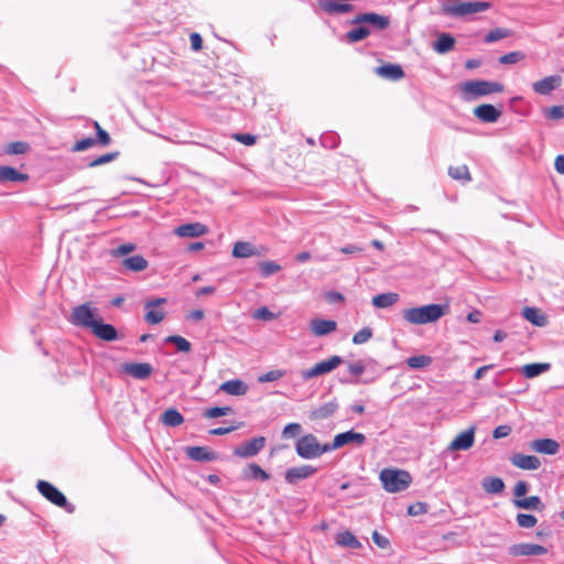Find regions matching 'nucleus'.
<instances>
[{
  "mask_svg": "<svg viewBox=\"0 0 564 564\" xmlns=\"http://www.w3.org/2000/svg\"><path fill=\"white\" fill-rule=\"evenodd\" d=\"M449 312V304H429L419 307H411L403 311V318L412 325L434 323Z\"/></svg>",
  "mask_w": 564,
  "mask_h": 564,
  "instance_id": "nucleus-1",
  "label": "nucleus"
},
{
  "mask_svg": "<svg viewBox=\"0 0 564 564\" xmlns=\"http://www.w3.org/2000/svg\"><path fill=\"white\" fill-rule=\"evenodd\" d=\"M490 8L491 3L487 1L449 0L443 6V12L452 17H466L484 12Z\"/></svg>",
  "mask_w": 564,
  "mask_h": 564,
  "instance_id": "nucleus-2",
  "label": "nucleus"
},
{
  "mask_svg": "<svg viewBox=\"0 0 564 564\" xmlns=\"http://www.w3.org/2000/svg\"><path fill=\"white\" fill-rule=\"evenodd\" d=\"M380 480L388 492H399L411 485L412 477L406 470L386 468L380 473Z\"/></svg>",
  "mask_w": 564,
  "mask_h": 564,
  "instance_id": "nucleus-3",
  "label": "nucleus"
},
{
  "mask_svg": "<svg viewBox=\"0 0 564 564\" xmlns=\"http://www.w3.org/2000/svg\"><path fill=\"white\" fill-rule=\"evenodd\" d=\"M99 318L97 308L90 302H85L72 310L69 321L75 326L91 329Z\"/></svg>",
  "mask_w": 564,
  "mask_h": 564,
  "instance_id": "nucleus-4",
  "label": "nucleus"
},
{
  "mask_svg": "<svg viewBox=\"0 0 564 564\" xmlns=\"http://www.w3.org/2000/svg\"><path fill=\"white\" fill-rule=\"evenodd\" d=\"M505 86L497 82L470 80L462 85V91L471 97L502 93Z\"/></svg>",
  "mask_w": 564,
  "mask_h": 564,
  "instance_id": "nucleus-5",
  "label": "nucleus"
},
{
  "mask_svg": "<svg viewBox=\"0 0 564 564\" xmlns=\"http://www.w3.org/2000/svg\"><path fill=\"white\" fill-rule=\"evenodd\" d=\"M327 451H330L329 445L322 446L313 434L304 435L296 442V453L306 459L318 457Z\"/></svg>",
  "mask_w": 564,
  "mask_h": 564,
  "instance_id": "nucleus-6",
  "label": "nucleus"
},
{
  "mask_svg": "<svg viewBox=\"0 0 564 564\" xmlns=\"http://www.w3.org/2000/svg\"><path fill=\"white\" fill-rule=\"evenodd\" d=\"M36 488L40 494L47 499L51 503L64 508L67 512L74 511V506L69 505L66 497L54 485L46 480H39Z\"/></svg>",
  "mask_w": 564,
  "mask_h": 564,
  "instance_id": "nucleus-7",
  "label": "nucleus"
},
{
  "mask_svg": "<svg viewBox=\"0 0 564 564\" xmlns=\"http://www.w3.org/2000/svg\"><path fill=\"white\" fill-rule=\"evenodd\" d=\"M343 364V359L339 356H333L329 359L319 361L313 367L305 369L301 372V377L304 380H310L323 375H326Z\"/></svg>",
  "mask_w": 564,
  "mask_h": 564,
  "instance_id": "nucleus-8",
  "label": "nucleus"
},
{
  "mask_svg": "<svg viewBox=\"0 0 564 564\" xmlns=\"http://www.w3.org/2000/svg\"><path fill=\"white\" fill-rule=\"evenodd\" d=\"M351 24H368L376 30H386L390 25V18L375 12H367L357 14L351 21Z\"/></svg>",
  "mask_w": 564,
  "mask_h": 564,
  "instance_id": "nucleus-9",
  "label": "nucleus"
},
{
  "mask_svg": "<svg viewBox=\"0 0 564 564\" xmlns=\"http://www.w3.org/2000/svg\"><path fill=\"white\" fill-rule=\"evenodd\" d=\"M165 302V297L145 301L144 308L147 313L144 319L148 324L158 325L165 318V312L159 308V306Z\"/></svg>",
  "mask_w": 564,
  "mask_h": 564,
  "instance_id": "nucleus-10",
  "label": "nucleus"
},
{
  "mask_svg": "<svg viewBox=\"0 0 564 564\" xmlns=\"http://www.w3.org/2000/svg\"><path fill=\"white\" fill-rule=\"evenodd\" d=\"M547 553V549L540 544L534 543H518L509 549V554L512 556H536Z\"/></svg>",
  "mask_w": 564,
  "mask_h": 564,
  "instance_id": "nucleus-11",
  "label": "nucleus"
},
{
  "mask_svg": "<svg viewBox=\"0 0 564 564\" xmlns=\"http://www.w3.org/2000/svg\"><path fill=\"white\" fill-rule=\"evenodd\" d=\"M475 443V429L470 427L460 432L456 437L449 443L448 451L457 452V451H467Z\"/></svg>",
  "mask_w": 564,
  "mask_h": 564,
  "instance_id": "nucleus-12",
  "label": "nucleus"
},
{
  "mask_svg": "<svg viewBox=\"0 0 564 564\" xmlns=\"http://www.w3.org/2000/svg\"><path fill=\"white\" fill-rule=\"evenodd\" d=\"M366 442V436L362 433L355 432L352 430L339 433L337 434L334 440L333 444L329 445L330 451L337 449L343 447L344 445H347L349 443H356L357 445H362Z\"/></svg>",
  "mask_w": 564,
  "mask_h": 564,
  "instance_id": "nucleus-13",
  "label": "nucleus"
},
{
  "mask_svg": "<svg viewBox=\"0 0 564 564\" xmlns=\"http://www.w3.org/2000/svg\"><path fill=\"white\" fill-rule=\"evenodd\" d=\"M265 444V438L254 437L246 443H242L240 446L236 447L234 454L238 457H251L258 454Z\"/></svg>",
  "mask_w": 564,
  "mask_h": 564,
  "instance_id": "nucleus-14",
  "label": "nucleus"
},
{
  "mask_svg": "<svg viewBox=\"0 0 564 564\" xmlns=\"http://www.w3.org/2000/svg\"><path fill=\"white\" fill-rule=\"evenodd\" d=\"M90 332L100 340L115 341L119 339L118 330L110 324H106L101 318L93 326Z\"/></svg>",
  "mask_w": 564,
  "mask_h": 564,
  "instance_id": "nucleus-15",
  "label": "nucleus"
},
{
  "mask_svg": "<svg viewBox=\"0 0 564 564\" xmlns=\"http://www.w3.org/2000/svg\"><path fill=\"white\" fill-rule=\"evenodd\" d=\"M316 471L317 468L311 465L293 467L285 471L284 479L289 484H295L299 480L313 476Z\"/></svg>",
  "mask_w": 564,
  "mask_h": 564,
  "instance_id": "nucleus-16",
  "label": "nucleus"
},
{
  "mask_svg": "<svg viewBox=\"0 0 564 564\" xmlns=\"http://www.w3.org/2000/svg\"><path fill=\"white\" fill-rule=\"evenodd\" d=\"M502 111L490 104H482L474 109V115L482 122H496Z\"/></svg>",
  "mask_w": 564,
  "mask_h": 564,
  "instance_id": "nucleus-17",
  "label": "nucleus"
},
{
  "mask_svg": "<svg viewBox=\"0 0 564 564\" xmlns=\"http://www.w3.org/2000/svg\"><path fill=\"white\" fill-rule=\"evenodd\" d=\"M510 462L513 466L524 470H535L541 466L540 459L534 455L513 454Z\"/></svg>",
  "mask_w": 564,
  "mask_h": 564,
  "instance_id": "nucleus-18",
  "label": "nucleus"
},
{
  "mask_svg": "<svg viewBox=\"0 0 564 564\" xmlns=\"http://www.w3.org/2000/svg\"><path fill=\"white\" fill-rule=\"evenodd\" d=\"M174 232L178 237L195 238L206 235L208 232V228L200 223H191L176 227Z\"/></svg>",
  "mask_w": 564,
  "mask_h": 564,
  "instance_id": "nucleus-19",
  "label": "nucleus"
},
{
  "mask_svg": "<svg viewBox=\"0 0 564 564\" xmlns=\"http://www.w3.org/2000/svg\"><path fill=\"white\" fill-rule=\"evenodd\" d=\"M562 83L558 75H551L533 84V90L539 95H549Z\"/></svg>",
  "mask_w": 564,
  "mask_h": 564,
  "instance_id": "nucleus-20",
  "label": "nucleus"
},
{
  "mask_svg": "<svg viewBox=\"0 0 564 564\" xmlns=\"http://www.w3.org/2000/svg\"><path fill=\"white\" fill-rule=\"evenodd\" d=\"M530 447L536 453L546 455H555L560 451V444L552 438L534 440L530 443Z\"/></svg>",
  "mask_w": 564,
  "mask_h": 564,
  "instance_id": "nucleus-21",
  "label": "nucleus"
},
{
  "mask_svg": "<svg viewBox=\"0 0 564 564\" xmlns=\"http://www.w3.org/2000/svg\"><path fill=\"white\" fill-rule=\"evenodd\" d=\"M123 371L137 379H147L152 373V367L147 362H132L122 366Z\"/></svg>",
  "mask_w": 564,
  "mask_h": 564,
  "instance_id": "nucleus-22",
  "label": "nucleus"
},
{
  "mask_svg": "<svg viewBox=\"0 0 564 564\" xmlns=\"http://www.w3.org/2000/svg\"><path fill=\"white\" fill-rule=\"evenodd\" d=\"M337 328V323L330 319L314 318L310 323V329L315 336H325Z\"/></svg>",
  "mask_w": 564,
  "mask_h": 564,
  "instance_id": "nucleus-23",
  "label": "nucleus"
},
{
  "mask_svg": "<svg viewBox=\"0 0 564 564\" xmlns=\"http://www.w3.org/2000/svg\"><path fill=\"white\" fill-rule=\"evenodd\" d=\"M231 254L235 258H250L261 256L262 252L249 241H237L234 245Z\"/></svg>",
  "mask_w": 564,
  "mask_h": 564,
  "instance_id": "nucleus-24",
  "label": "nucleus"
},
{
  "mask_svg": "<svg viewBox=\"0 0 564 564\" xmlns=\"http://www.w3.org/2000/svg\"><path fill=\"white\" fill-rule=\"evenodd\" d=\"M337 409H338V403L335 401L324 403L310 413V420L322 421V420L328 419L335 414Z\"/></svg>",
  "mask_w": 564,
  "mask_h": 564,
  "instance_id": "nucleus-25",
  "label": "nucleus"
},
{
  "mask_svg": "<svg viewBox=\"0 0 564 564\" xmlns=\"http://www.w3.org/2000/svg\"><path fill=\"white\" fill-rule=\"evenodd\" d=\"M187 456L196 462H212L217 458L215 452L209 451L207 447L203 446H192L186 448Z\"/></svg>",
  "mask_w": 564,
  "mask_h": 564,
  "instance_id": "nucleus-26",
  "label": "nucleus"
},
{
  "mask_svg": "<svg viewBox=\"0 0 564 564\" xmlns=\"http://www.w3.org/2000/svg\"><path fill=\"white\" fill-rule=\"evenodd\" d=\"M219 390L227 394L239 397L247 393L248 386L243 381L235 379L223 382Z\"/></svg>",
  "mask_w": 564,
  "mask_h": 564,
  "instance_id": "nucleus-27",
  "label": "nucleus"
},
{
  "mask_svg": "<svg viewBox=\"0 0 564 564\" xmlns=\"http://www.w3.org/2000/svg\"><path fill=\"white\" fill-rule=\"evenodd\" d=\"M377 75L390 79L399 80L404 77V72L400 65L386 64L376 69Z\"/></svg>",
  "mask_w": 564,
  "mask_h": 564,
  "instance_id": "nucleus-28",
  "label": "nucleus"
},
{
  "mask_svg": "<svg viewBox=\"0 0 564 564\" xmlns=\"http://www.w3.org/2000/svg\"><path fill=\"white\" fill-rule=\"evenodd\" d=\"M29 175L21 173L12 166L3 165L0 166V182H26Z\"/></svg>",
  "mask_w": 564,
  "mask_h": 564,
  "instance_id": "nucleus-29",
  "label": "nucleus"
},
{
  "mask_svg": "<svg viewBox=\"0 0 564 564\" xmlns=\"http://www.w3.org/2000/svg\"><path fill=\"white\" fill-rule=\"evenodd\" d=\"M121 265L126 270L133 271V272H141L149 267V262L143 256L135 254V256L123 259L121 262Z\"/></svg>",
  "mask_w": 564,
  "mask_h": 564,
  "instance_id": "nucleus-30",
  "label": "nucleus"
},
{
  "mask_svg": "<svg viewBox=\"0 0 564 564\" xmlns=\"http://www.w3.org/2000/svg\"><path fill=\"white\" fill-rule=\"evenodd\" d=\"M523 317L535 326L543 327L547 323L546 316L536 307H525Z\"/></svg>",
  "mask_w": 564,
  "mask_h": 564,
  "instance_id": "nucleus-31",
  "label": "nucleus"
},
{
  "mask_svg": "<svg viewBox=\"0 0 564 564\" xmlns=\"http://www.w3.org/2000/svg\"><path fill=\"white\" fill-rule=\"evenodd\" d=\"M455 39L448 33H442L433 44V48L438 54H445L453 50Z\"/></svg>",
  "mask_w": 564,
  "mask_h": 564,
  "instance_id": "nucleus-32",
  "label": "nucleus"
},
{
  "mask_svg": "<svg viewBox=\"0 0 564 564\" xmlns=\"http://www.w3.org/2000/svg\"><path fill=\"white\" fill-rule=\"evenodd\" d=\"M551 368L549 362H534L522 366L521 372L525 378H534L547 371Z\"/></svg>",
  "mask_w": 564,
  "mask_h": 564,
  "instance_id": "nucleus-33",
  "label": "nucleus"
},
{
  "mask_svg": "<svg viewBox=\"0 0 564 564\" xmlns=\"http://www.w3.org/2000/svg\"><path fill=\"white\" fill-rule=\"evenodd\" d=\"M399 301V294L394 292L378 294L372 297L373 306L378 308H387L394 305Z\"/></svg>",
  "mask_w": 564,
  "mask_h": 564,
  "instance_id": "nucleus-34",
  "label": "nucleus"
},
{
  "mask_svg": "<svg viewBox=\"0 0 564 564\" xmlns=\"http://www.w3.org/2000/svg\"><path fill=\"white\" fill-rule=\"evenodd\" d=\"M448 175L453 180L463 182V183H467V182L471 181V174L469 172L468 166L465 164L456 165V166L451 165L448 167Z\"/></svg>",
  "mask_w": 564,
  "mask_h": 564,
  "instance_id": "nucleus-35",
  "label": "nucleus"
},
{
  "mask_svg": "<svg viewBox=\"0 0 564 564\" xmlns=\"http://www.w3.org/2000/svg\"><path fill=\"white\" fill-rule=\"evenodd\" d=\"M161 421L166 426L175 427L184 422V417L176 409H167L163 412Z\"/></svg>",
  "mask_w": 564,
  "mask_h": 564,
  "instance_id": "nucleus-36",
  "label": "nucleus"
},
{
  "mask_svg": "<svg viewBox=\"0 0 564 564\" xmlns=\"http://www.w3.org/2000/svg\"><path fill=\"white\" fill-rule=\"evenodd\" d=\"M481 486L487 494H500L505 489V482L499 477L485 478Z\"/></svg>",
  "mask_w": 564,
  "mask_h": 564,
  "instance_id": "nucleus-37",
  "label": "nucleus"
},
{
  "mask_svg": "<svg viewBox=\"0 0 564 564\" xmlns=\"http://www.w3.org/2000/svg\"><path fill=\"white\" fill-rule=\"evenodd\" d=\"M336 543L340 546L350 549H359L361 546L360 542L350 531H343L337 533Z\"/></svg>",
  "mask_w": 564,
  "mask_h": 564,
  "instance_id": "nucleus-38",
  "label": "nucleus"
},
{
  "mask_svg": "<svg viewBox=\"0 0 564 564\" xmlns=\"http://www.w3.org/2000/svg\"><path fill=\"white\" fill-rule=\"evenodd\" d=\"M358 25L359 26L351 29L346 33L345 36L349 43H356V42L362 41L370 35V29L368 26H366L364 24H358Z\"/></svg>",
  "mask_w": 564,
  "mask_h": 564,
  "instance_id": "nucleus-39",
  "label": "nucleus"
},
{
  "mask_svg": "<svg viewBox=\"0 0 564 564\" xmlns=\"http://www.w3.org/2000/svg\"><path fill=\"white\" fill-rule=\"evenodd\" d=\"M514 506L521 509L542 510L544 505L538 496H530L523 499L514 500Z\"/></svg>",
  "mask_w": 564,
  "mask_h": 564,
  "instance_id": "nucleus-40",
  "label": "nucleus"
},
{
  "mask_svg": "<svg viewBox=\"0 0 564 564\" xmlns=\"http://www.w3.org/2000/svg\"><path fill=\"white\" fill-rule=\"evenodd\" d=\"M30 150V144L24 141H13L6 145L4 153L8 155L24 154Z\"/></svg>",
  "mask_w": 564,
  "mask_h": 564,
  "instance_id": "nucleus-41",
  "label": "nucleus"
},
{
  "mask_svg": "<svg viewBox=\"0 0 564 564\" xmlns=\"http://www.w3.org/2000/svg\"><path fill=\"white\" fill-rule=\"evenodd\" d=\"M432 364V357L426 355L412 356L406 359V365L412 369H421Z\"/></svg>",
  "mask_w": 564,
  "mask_h": 564,
  "instance_id": "nucleus-42",
  "label": "nucleus"
},
{
  "mask_svg": "<svg viewBox=\"0 0 564 564\" xmlns=\"http://www.w3.org/2000/svg\"><path fill=\"white\" fill-rule=\"evenodd\" d=\"M512 35V31L505 28H497L489 31L485 36L486 43H492Z\"/></svg>",
  "mask_w": 564,
  "mask_h": 564,
  "instance_id": "nucleus-43",
  "label": "nucleus"
},
{
  "mask_svg": "<svg viewBox=\"0 0 564 564\" xmlns=\"http://www.w3.org/2000/svg\"><path fill=\"white\" fill-rule=\"evenodd\" d=\"M166 343L174 344L178 351L188 352L192 349L191 343L180 335H171L165 338Z\"/></svg>",
  "mask_w": 564,
  "mask_h": 564,
  "instance_id": "nucleus-44",
  "label": "nucleus"
},
{
  "mask_svg": "<svg viewBox=\"0 0 564 564\" xmlns=\"http://www.w3.org/2000/svg\"><path fill=\"white\" fill-rule=\"evenodd\" d=\"M232 408L231 406H213L208 408L204 411V417L206 419H216L219 416L231 414Z\"/></svg>",
  "mask_w": 564,
  "mask_h": 564,
  "instance_id": "nucleus-45",
  "label": "nucleus"
},
{
  "mask_svg": "<svg viewBox=\"0 0 564 564\" xmlns=\"http://www.w3.org/2000/svg\"><path fill=\"white\" fill-rule=\"evenodd\" d=\"M538 522V519L528 513H519L517 514V523L520 528L530 529L533 528Z\"/></svg>",
  "mask_w": 564,
  "mask_h": 564,
  "instance_id": "nucleus-46",
  "label": "nucleus"
},
{
  "mask_svg": "<svg viewBox=\"0 0 564 564\" xmlns=\"http://www.w3.org/2000/svg\"><path fill=\"white\" fill-rule=\"evenodd\" d=\"M525 57V55L522 52L516 51L507 53L502 56H500L499 62L501 64L508 65V64H516L520 61H522Z\"/></svg>",
  "mask_w": 564,
  "mask_h": 564,
  "instance_id": "nucleus-47",
  "label": "nucleus"
},
{
  "mask_svg": "<svg viewBox=\"0 0 564 564\" xmlns=\"http://www.w3.org/2000/svg\"><path fill=\"white\" fill-rule=\"evenodd\" d=\"M371 337H372L371 328L364 327L354 335L352 343L356 345H361V344L368 341Z\"/></svg>",
  "mask_w": 564,
  "mask_h": 564,
  "instance_id": "nucleus-48",
  "label": "nucleus"
},
{
  "mask_svg": "<svg viewBox=\"0 0 564 564\" xmlns=\"http://www.w3.org/2000/svg\"><path fill=\"white\" fill-rule=\"evenodd\" d=\"M259 267L263 276L272 275L281 270V267L273 261H263Z\"/></svg>",
  "mask_w": 564,
  "mask_h": 564,
  "instance_id": "nucleus-49",
  "label": "nucleus"
},
{
  "mask_svg": "<svg viewBox=\"0 0 564 564\" xmlns=\"http://www.w3.org/2000/svg\"><path fill=\"white\" fill-rule=\"evenodd\" d=\"M248 470H249V477L251 478H256V479H261V480H268L269 479V475L265 470H263L258 464H250L248 466Z\"/></svg>",
  "mask_w": 564,
  "mask_h": 564,
  "instance_id": "nucleus-50",
  "label": "nucleus"
},
{
  "mask_svg": "<svg viewBox=\"0 0 564 564\" xmlns=\"http://www.w3.org/2000/svg\"><path fill=\"white\" fill-rule=\"evenodd\" d=\"M117 156H118V152H112V153H107V154L100 155V156L96 158L95 160H93L88 164V166L96 167V166L109 163V162L113 161Z\"/></svg>",
  "mask_w": 564,
  "mask_h": 564,
  "instance_id": "nucleus-51",
  "label": "nucleus"
},
{
  "mask_svg": "<svg viewBox=\"0 0 564 564\" xmlns=\"http://www.w3.org/2000/svg\"><path fill=\"white\" fill-rule=\"evenodd\" d=\"M427 503L419 501L408 507V514L412 517L424 514L427 512Z\"/></svg>",
  "mask_w": 564,
  "mask_h": 564,
  "instance_id": "nucleus-52",
  "label": "nucleus"
},
{
  "mask_svg": "<svg viewBox=\"0 0 564 564\" xmlns=\"http://www.w3.org/2000/svg\"><path fill=\"white\" fill-rule=\"evenodd\" d=\"M137 248V246L134 243H123V245H120L119 247H117L116 249H113L111 251V256L112 257H123L132 251H134Z\"/></svg>",
  "mask_w": 564,
  "mask_h": 564,
  "instance_id": "nucleus-53",
  "label": "nucleus"
},
{
  "mask_svg": "<svg viewBox=\"0 0 564 564\" xmlns=\"http://www.w3.org/2000/svg\"><path fill=\"white\" fill-rule=\"evenodd\" d=\"M547 118L560 120L564 118V105L552 106L546 110Z\"/></svg>",
  "mask_w": 564,
  "mask_h": 564,
  "instance_id": "nucleus-54",
  "label": "nucleus"
},
{
  "mask_svg": "<svg viewBox=\"0 0 564 564\" xmlns=\"http://www.w3.org/2000/svg\"><path fill=\"white\" fill-rule=\"evenodd\" d=\"M95 144H96V140H95V139H93V138H86V139H83V140H80V141H77V142L73 145L72 150H73L74 152H82V151H85V150H87V149H89V148L94 147Z\"/></svg>",
  "mask_w": 564,
  "mask_h": 564,
  "instance_id": "nucleus-55",
  "label": "nucleus"
},
{
  "mask_svg": "<svg viewBox=\"0 0 564 564\" xmlns=\"http://www.w3.org/2000/svg\"><path fill=\"white\" fill-rule=\"evenodd\" d=\"M242 425H243V423L239 422L237 424H231L227 427H216V429L210 430L209 434L210 435H225V434H228V433H231V432L238 430Z\"/></svg>",
  "mask_w": 564,
  "mask_h": 564,
  "instance_id": "nucleus-56",
  "label": "nucleus"
},
{
  "mask_svg": "<svg viewBox=\"0 0 564 564\" xmlns=\"http://www.w3.org/2000/svg\"><path fill=\"white\" fill-rule=\"evenodd\" d=\"M234 139L245 145H253L256 143V137L248 133H235Z\"/></svg>",
  "mask_w": 564,
  "mask_h": 564,
  "instance_id": "nucleus-57",
  "label": "nucleus"
},
{
  "mask_svg": "<svg viewBox=\"0 0 564 564\" xmlns=\"http://www.w3.org/2000/svg\"><path fill=\"white\" fill-rule=\"evenodd\" d=\"M282 376H283V371L271 370V371H268L267 373L262 375L259 378V381L260 382H271V381H275V380L280 379Z\"/></svg>",
  "mask_w": 564,
  "mask_h": 564,
  "instance_id": "nucleus-58",
  "label": "nucleus"
},
{
  "mask_svg": "<svg viewBox=\"0 0 564 564\" xmlns=\"http://www.w3.org/2000/svg\"><path fill=\"white\" fill-rule=\"evenodd\" d=\"M300 431H301V425L299 423H289L283 429V436L284 437L296 436L300 434Z\"/></svg>",
  "mask_w": 564,
  "mask_h": 564,
  "instance_id": "nucleus-59",
  "label": "nucleus"
},
{
  "mask_svg": "<svg viewBox=\"0 0 564 564\" xmlns=\"http://www.w3.org/2000/svg\"><path fill=\"white\" fill-rule=\"evenodd\" d=\"M511 433V427L509 425H499L492 432V437L498 440L502 437L509 436Z\"/></svg>",
  "mask_w": 564,
  "mask_h": 564,
  "instance_id": "nucleus-60",
  "label": "nucleus"
},
{
  "mask_svg": "<svg viewBox=\"0 0 564 564\" xmlns=\"http://www.w3.org/2000/svg\"><path fill=\"white\" fill-rule=\"evenodd\" d=\"M189 41L193 51L198 52L203 48V39L198 33H192L189 35Z\"/></svg>",
  "mask_w": 564,
  "mask_h": 564,
  "instance_id": "nucleus-61",
  "label": "nucleus"
},
{
  "mask_svg": "<svg viewBox=\"0 0 564 564\" xmlns=\"http://www.w3.org/2000/svg\"><path fill=\"white\" fill-rule=\"evenodd\" d=\"M372 541L381 549H387L390 544L389 540L381 535L378 531L372 532Z\"/></svg>",
  "mask_w": 564,
  "mask_h": 564,
  "instance_id": "nucleus-62",
  "label": "nucleus"
},
{
  "mask_svg": "<svg viewBox=\"0 0 564 564\" xmlns=\"http://www.w3.org/2000/svg\"><path fill=\"white\" fill-rule=\"evenodd\" d=\"M256 318L263 321H271L274 318V314L270 312L267 307H260L254 312L253 315Z\"/></svg>",
  "mask_w": 564,
  "mask_h": 564,
  "instance_id": "nucleus-63",
  "label": "nucleus"
},
{
  "mask_svg": "<svg viewBox=\"0 0 564 564\" xmlns=\"http://www.w3.org/2000/svg\"><path fill=\"white\" fill-rule=\"evenodd\" d=\"M529 486L525 481H518L514 485L513 494L516 497H523L528 492Z\"/></svg>",
  "mask_w": 564,
  "mask_h": 564,
  "instance_id": "nucleus-64",
  "label": "nucleus"
}]
</instances>
